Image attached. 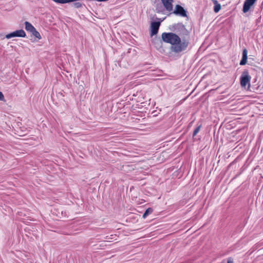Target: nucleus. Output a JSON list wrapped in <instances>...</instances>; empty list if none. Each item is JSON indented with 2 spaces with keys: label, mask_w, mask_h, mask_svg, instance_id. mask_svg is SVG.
<instances>
[{
  "label": "nucleus",
  "mask_w": 263,
  "mask_h": 263,
  "mask_svg": "<svg viewBox=\"0 0 263 263\" xmlns=\"http://www.w3.org/2000/svg\"><path fill=\"white\" fill-rule=\"evenodd\" d=\"M201 126V125H200L198 126V127H197L195 129V130H194L193 134V137H195L197 134V133L200 130Z\"/></svg>",
  "instance_id": "obj_16"
},
{
  "label": "nucleus",
  "mask_w": 263,
  "mask_h": 263,
  "mask_svg": "<svg viewBox=\"0 0 263 263\" xmlns=\"http://www.w3.org/2000/svg\"><path fill=\"white\" fill-rule=\"evenodd\" d=\"M5 100L4 96L3 93L0 91V101H4Z\"/></svg>",
  "instance_id": "obj_18"
},
{
  "label": "nucleus",
  "mask_w": 263,
  "mask_h": 263,
  "mask_svg": "<svg viewBox=\"0 0 263 263\" xmlns=\"http://www.w3.org/2000/svg\"><path fill=\"white\" fill-rule=\"evenodd\" d=\"M256 0H246L243 7V11L246 13L249 11Z\"/></svg>",
  "instance_id": "obj_7"
},
{
  "label": "nucleus",
  "mask_w": 263,
  "mask_h": 263,
  "mask_svg": "<svg viewBox=\"0 0 263 263\" xmlns=\"http://www.w3.org/2000/svg\"><path fill=\"white\" fill-rule=\"evenodd\" d=\"M174 31L179 35L183 36L184 37L189 36L190 32L186 29L185 26L182 23H177L173 25Z\"/></svg>",
  "instance_id": "obj_2"
},
{
  "label": "nucleus",
  "mask_w": 263,
  "mask_h": 263,
  "mask_svg": "<svg viewBox=\"0 0 263 263\" xmlns=\"http://www.w3.org/2000/svg\"><path fill=\"white\" fill-rule=\"evenodd\" d=\"M53 1L58 4H66L71 3L70 0H53Z\"/></svg>",
  "instance_id": "obj_15"
},
{
  "label": "nucleus",
  "mask_w": 263,
  "mask_h": 263,
  "mask_svg": "<svg viewBox=\"0 0 263 263\" xmlns=\"http://www.w3.org/2000/svg\"><path fill=\"white\" fill-rule=\"evenodd\" d=\"M31 34L35 36L36 38L38 39H41V36L40 34V33L35 29L32 32Z\"/></svg>",
  "instance_id": "obj_13"
},
{
  "label": "nucleus",
  "mask_w": 263,
  "mask_h": 263,
  "mask_svg": "<svg viewBox=\"0 0 263 263\" xmlns=\"http://www.w3.org/2000/svg\"><path fill=\"white\" fill-rule=\"evenodd\" d=\"M250 77L248 72L246 71L243 72L240 78V84L242 87L249 88L250 86Z\"/></svg>",
  "instance_id": "obj_4"
},
{
  "label": "nucleus",
  "mask_w": 263,
  "mask_h": 263,
  "mask_svg": "<svg viewBox=\"0 0 263 263\" xmlns=\"http://www.w3.org/2000/svg\"><path fill=\"white\" fill-rule=\"evenodd\" d=\"M173 13L182 17H187V11L181 5H176Z\"/></svg>",
  "instance_id": "obj_5"
},
{
  "label": "nucleus",
  "mask_w": 263,
  "mask_h": 263,
  "mask_svg": "<svg viewBox=\"0 0 263 263\" xmlns=\"http://www.w3.org/2000/svg\"><path fill=\"white\" fill-rule=\"evenodd\" d=\"M213 2L214 4V11L215 13H217L221 9V5L216 0H213Z\"/></svg>",
  "instance_id": "obj_11"
},
{
  "label": "nucleus",
  "mask_w": 263,
  "mask_h": 263,
  "mask_svg": "<svg viewBox=\"0 0 263 263\" xmlns=\"http://www.w3.org/2000/svg\"><path fill=\"white\" fill-rule=\"evenodd\" d=\"M83 6L82 3L79 2H75L72 4V7L76 8H80Z\"/></svg>",
  "instance_id": "obj_14"
},
{
  "label": "nucleus",
  "mask_w": 263,
  "mask_h": 263,
  "mask_svg": "<svg viewBox=\"0 0 263 263\" xmlns=\"http://www.w3.org/2000/svg\"><path fill=\"white\" fill-rule=\"evenodd\" d=\"M147 216H148V215L145 214V213H144L142 217L143 218H145Z\"/></svg>",
  "instance_id": "obj_19"
},
{
  "label": "nucleus",
  "mask_w": 263,
  "mask_h": 263,
  "mask_svg": "<svg viewBox=\"0 0 263 263\" xmlns=\"http://www.w3.org/2000/svg\"><path fill=\"white\" fill-rule=\"evenodd\" d=\"M247 50L246 49H244L242 52V57L240 62V65H244L246 64L247 61Z\"/></svg>",
  "instance_id": "obj_9"
},
{
  "label": "nucleus",
  "mask_w": 263,
  "mask_h": 263,
  "mask_svg": "<svg viewBox=\"0 0 263 263\" xmlns=\"http://www.w3.org/2000/svg\"><path fill=\"white\" fill-rule=\"evenodd\" d=\"M161 2L166 10L171 11L173 10V0H161Z\"/></svg>",
  "instance_id": "obj_8"
},
{
  "label": "nucleus",
  "mask_w": 263,
  "mask_h": 263,
  "mask_svg": "<svg viewBox=\"0 0 263 263\" xmlns=\"http://www.w3.org/2000/svg\"><path fill=\"white\" fill-rule=\"evenodd\" d=\"M161 38L164 42L172 45L171 50L176 53L185 50L189 45V40L183 39L181 41L178 34L173 32H163Z\"/></svg>",
  "instance_id": "obj_1"
},
{
  "label": "nucleus",
  "mask_w": 263,
  "mask_h": 263,
  "mask_svg": "<svg viewBox=\"0 0 263 263\" xmlns=\"http://www.w3.org/2000/svg\"><path fill=\"white\" fill-rule=\"evenodd\" d=\"M26 33L23 29L17 30L15 31L7 34L6 35V37L7 39H9L14 37H24L26 36Z\"/></svg>",
  "instance_id": "obj_6"
},
{
  "label": "nucleus",
  "mask_w": 263,
  "mask_h": 263,
  "mask_svg": "<svg viewBox=\"0 0 263 263\" xmlns=\"http://www.w3.org/2000/svg\"><path fill=\"white\" fill-rule=\"evenodd\" d=\"M153 42L155 45L156 48H159L162 47V42L160 39L155 37L154 39Z\"/></svg>",
  "instance_id": "obj_12"
},
{
  "label": "nucleus",
  "mask_w": 263,
  "mask_h": 263,
  "mask_svg": "<svg viewBox=\"0 0 263 263\" xmlns=\"http://www.w3.org/2000/svg\"><path fill=\"white\" fill-rule=\"evenodd\" d=\"M153 212V209L151 208H149L148 209H147L145 211V214H147V215H149L151 213H152Z\"/></svg>",
  "instance_id": "obj_17"
},
{
  "label": "nucleus",
  "mask_w": 263,
  "mask_h": 263,
  "mask_svg": "<svg viewBox=\"0 0 263 263\" xmlns=\"http://www.w3.org/2000/svg\"><path fill=\"white\" fill-rule=\"evenodd\" d=\"M158 21H152L150 25V34L151 36H153L156 35L159 31V27L161 25V23L162 21L160 18H156Z\"/></svg>",
  "instance_id": "obj_3"
},
{
  "label": "nucleus",
  "mask_w": 263,
  "mask_h": 263,
  "mask_svg": "<svg viewBox=\"0 0 263 263\" xmlns=\"http://www.w3.org/2000/svg\"><path fill=\"white\" fill-rule=\"evenodd\" d=\"M25 29L31 33L35 28L34 26L29 22L26 21L25 22Z\"/></svg>",
  "instance_id": "obj_10"
},
{
  "label": "nucleus",
  "mask_w": 263,
  "mask_h": 263,
  "mask_svg": "<svg viewBox=\"0 0 263 263\" xmlns=\"http://www.w3.org/2000/svg\"><path fill=\"white\" fill-rule=\"evenodd\" d=\"M120 229V228H118L116 230L118 231Z\"/></svg>",
  "instance_id": "obj_20"
}]
</instances>
